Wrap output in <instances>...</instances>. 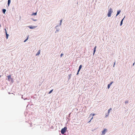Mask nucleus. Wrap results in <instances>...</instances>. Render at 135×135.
I'll return each instance as SVG.
<instances>
[{
    "mask_svg": "<svg viewBox=\"0 0 135 135\" xmlns=\"http://www.w3.org/2000/svg\"><path fill=\"white\" fill-rule=\"evenodd\" d=\"M94 130H95V129H94V130H93V131H94Z\"/></svg>",
    "mask_w": 135,
    "mask_h": 135,
    "instance_id": "37998d69",
    "label": "nucleus"
},
{
    "mask_svg": "<svg viewBox=\"0 0 135 135\" xmlns=\"http://www.w3.org/2000/svg\"><path fill=\"white\" fill-rule=\"evenodd\" d=\"M31 19L34 21H37V19H35L33 18H31Z\"/></svg>",
    "mask_w": 135,
    "mask_h": 135,
    "instance_id": "4be33fe9",
    "label": "nucleus"
},
{
    "mask_svg": "<svg viewBox=\"0 0 135 135\" xmlns=\"http://www.w3.org/2000/svg\"><path fill=\"white\" fill-rule=\"evenodd\" d=\"M95 115V113H91L90 114L89 117V118L90 117H93V116H94Z\"/></svg>",
    "mask_w": 135,
    "mask_h": 135,
    "instance_id": "4468645a",
    "label": "nucleus"
},
{
    "mask_svg": "<svg viewBox=\"0 0 135 135\" xmlns=\"http://www.w3.org/2000/svg\"><path fill=\"white\" fill-rule=\"evenodd\" d=\"M37 12H33L32 14H31V16H36L37 15Z\"/></svg>",
    "mask_w": 135,
    "mask_h": 135,
    "instance_id": "9b49d317",
    "label": "nucleus"
},
{
    "mask_svg": "<svg viewBox=\"0 0 135 135\" xmlns=\"http://www.w3.org/2000/svg\"><path fill=\"white\" fill-rule=\"evenodd\" d=\"M53 89H52L48 93L49 94H51L53 91Z\"/></svg>",
    "mask_w": 135,
    "mask_h": 135,
    "instance_id": "6ab92c4d",
    "label": "nucleus"
},
{
    "mask_svg": "<svg viewBox=\"0 0 135 135\" xmlns=\"http://www.w3.org/2000/svg\"><path fill=\"white\" fill-rule=\"evenodd\" d=\"M62 21V19H61L60 20V22L61 23Z\"/></svg>",
    "mask_w": 135,
    "mask_h": 135,
    "instance_id": "7c9ffc66",
    "label": "nucleus"
},
{
    "mask_svg": "<svg viewBox=\"0 0 135 135\" xmlns=\"http://www.w3.org/2000/svg\"><path fill=\"white\" fill-rule=\"evenodd\" d=\"M111 85L110 84H108L107 88L108 89H109L110 88Z\"/></svg>",
    "mask_w": 135,
    "mask_h": 135,
    "instance_id": "dca6fc26",
    "label": "nucleus"
},
{
    "mask_svg": "<svg viewBox=\"0 0 135 135\" xmlns=\"http://www.w3.org/2000/svg\"><path fill=\"white\" fill-rule=\"evenodd\" d=\"M64 54L62 53H61V54L60 55V57H61L62 56H63V55Z\"/></svg>",
    "mask_w": 135,
    "mask_h": 135,
    "instance_id": "a878e982",
    "label": "nucleus"
},
{
    "mask_svg": "<svg viewBox=\"0 0 135 135\" xmlns=\"http://www.w3.org/2000/svg\"><path fill=\"white\" fill-rule=\"evenodd\" d=\"M93 55H94V54H95V53L96 52V49H93Z\"/></svg>",
    "mask_w": 135,
    "mask_h": 135,
    "instance_id": "412c9836",
    "label": "nucleus"
},
{
    "mask_svg": "<svg viewBox=\"0 0 135 135\" xmlns=\"http://www.w3.org/2000/svg\"><path fill=\"white\" fill-rule=\"evenodd\" d=\"M121 11V10H119L117 11V13L115 17H116L117 16L120 14Z\"/></svg>",
    "mask_w": 135,
    "mask_h": 135,
    "instance_id": "1a4fd4ad",
    "label": "nucleus"
},
{
    "mask_svg": "<svg viewBox=\"0 0 135 135\" xmlns=\"http://www.w3.org/2000/svg\"><path fill=\"white\" fill-rule=\"evenodd\" d=\"M29 36L28 35L27 37L26 38V40H27L29 38Z\"/></svg>",
    "mask_w": 135,
    "mask_h": 135,
    "instance_id": "bb28decb",
    "label": "nucleus"
},
{
    "mask_svg": "<svg viewBox=\"0 0 135 135\" xmlns=\"http://www.w3.org/2000/svg\"><path fill=\"white\" fill-rule=\"evenodd\" d=\"M21 98L22 99H23L24 100H25L27 99V98H23V95H22Z\"/></svg>",
    "mask_w": 135,
    "mask_h": 135,
    "instance_id": "5701e85b",
    "label": "nucleus"
},
{
    "mask_svg": "<svg viewBox=\"0 0 135 135\" xmlns=\"http://www.w3.org/2000/svg\"><path fill=\"white\" fill-rule=\"evenodd\" d=\"M93 118V117H92L91 118L90 120H91Z\"/></svg>",
    "mask_w": 135,
    "mask_h": 135,
    "instance_id": "f704fd0d",
    "label": "nucleus"
},
{
    "mask_svg": "<svg viewBox=\"0 0 135 135\" xmlns=\"http://www.w3.org/2000/svg\"><path fill=\"white\" fill-rule=\"evenodd\" d=\"M4 31H5V34L7 33V30H6V28H4Z\"/></svg>",
    "mask_w": 135,
    "mask_h": 135,
    "instance_id": "b1692460",
    "label": "nucleus"
},
{
    "mask_svg": "<svg viewBox=\"0 0 135 135\" xmlns=\"http://www.w3.org/2000/svg\"><path fill=\"white\" fill-rule=\"evenodd\" d=\"M59 27L58 25H57L55 27V28L56 29V30L55 32V33H56L59 32L60 30V29L58 28Z\"/></svg>",
    "mask_w": 135,
    "mask_h": 135,
    "instance_id": "0eeeda50",
    "label": "nucleus"
},
{
    "mask_svg": "<svg viewBox=\"0 0 135 135\" xmlns=\"http://www.w3.org/2000/svg\"><path fill=\"white\" fill-rule=\"evenodd\" d=\"M91 120H90L88 122V123L90 122L91 121Z\"/></svg>",
    "mask_w": 135,
    "mask_h": 135,
    "instance_id": "c9c22d12",
    "label": "nucleus"
},
{
    "mask_svg": "<svg viewBox=\"0 0 135 135\" xmlns=\"http://www.w3.org/2000/svg\"><path fill=\"white\" fill-rule=\"evenodd\" d=\"M109 114L108 113H105V118H107Z\"/></svg>",
    "mask_w": 135,
    "mask_h": 135,
    "instance_id": "2eb2a0df",
    "label": "nucleus"
},
{
    "mask_svg": "<svg viewBox=\"0 0 135 135\" xmlns=\"http://www.w3.org/2000/svg\"><path fill=\"white\" fill-rule=\"evenodd\" d=\"M11 2V0H8V3L7 4V7L8 6L9 7L10 5V4Z\"/></svg>",
    "mask_w": 135,
    "mask_h": 135,
    "instance_id": "9d476101",
    "label": "nucleus"
},
{
    "mask_svg": "<svg viewBox=\"0 0 135 135\" xmlns=\"http://www.w3.org/2000/svg\"><path fill=\"white\" fill-rule=\"evenodd\" d=\"M27 41V40L25 39V40L23 42H26V41Z\"/></svg>",
    "mask_w": 135,
    "mask_h": 135,
    "instance_id": "2f4dec72",
    "label": "nucleus"
},
{
    "mask_svg": "<svg viewBox=\"0 0 135 135\" xmlns=\"http://www.w3.org/2000/svg\"><path fill=\"white\" fill-rule=\"evenodd\" d=\"M1 77V75H0V78Z\"/></svg>",
    "mask_w": 135,
    "mask_h": 135,
    "instance_id": "79ce46f5",
    "label": "nucleus"
},
{
    "mask_svg": "<svg viewBox=\"0 0 135 135\" xmlns=\"http://www.w3.org/2000/svg\"><path fill=\"white\" fill-rule=\"evenodd\" d=\"M67 128L66 126L64 128H62L61 130V132L62 134H64L66 132H67Z\"/></svg>",
    "mask_w": 135,
    "mask_h": 135,
    "instance_id": "f257e3e1",
    "label": "nucleus"
},
{
    "mask_svg": "<svg viewBox=\"0 0 135 135\" xmlns=\"http://www.w3.org/2000/svg\"><path fill=\"white\" fill-rule=\"evenodd\" d=\"M71 113H70L69 114V115H68V117H69V118H70V115H71Z\"/></svg>",
    "mask_w": 135,
    "mask_h": 135,
    "instance_id": "c85d7f7f",
    "label": "nucleus"
},
{
    "mask_svg": "<svg viewBox=\"0 0 135 135\" xmlns=\"http://www.w3.org/2000/svg\"><path fill=\"white\" fill-rule=\"evenodd\" d=\"M112 110V108H110L108 110V113L109 114L110 111Z\"/></svg>",
    "mask_w": 135,
    "mask_h": 135,
    "instance_id": "a211bd4d",
    "label": "nucleus"
},
{
    "mask_svg": "<svg viewBox=\"0 0 135 135\" xmlns=\"http://www.w3.org/2000/svg\"><path fill=\"white\" fill-rule=\"evenodd\" d=\"M113 12L112 9V8H110L108 10V13L107 15L108 17H110L111 16V15Z\"/></svg>",
    "mask_w": 135,
    "mask_h": 135,
    "instance_id": "7ed1b4c3",
    "label": "nucleus"
},
{
    "mask_svg": "<svg viewBox=\"0 0 135 135\" xmlns=\"http://www.w3.org/2000/svg\"><path fill=\"white\" fill-rule=\"evenodd\" d=\"M40 50H39L38 51H37V53L36 54V56H38L39 55H40Z\"/></svg>",
    "mask_w": 135,
    "mask_h": 135,
    "instance_id": "f8f14e48",
    "label": "nucleus"
},
{
    "mask_svg": "<svg viewBox=\"0 0 135 135\" xmlns=\"http://www.w3.org/2000/svg\"><path fill=\"white\" fill-rule=\"evenodd\" d=\"M71 75H72L71 74H70L69 75H68V76H69L68 80H69L70 79Z\"/></svg>",
    "mask_w": 135,
    "mask_h": 135,
    "instance_id": "aec40b11",
    "label": "nucleus"
},
{
    "mask_svg": "<svg viewBox=\"0 0 135 135\" xmlns=\"http://www.w3.org/2000/svg\"><path fill=\"white\" fill-rule=\"evenodd\" d=\"M1 27V25L0 24V27Z\"/></svg>",
    "mask_w": 135,
    "mask_h": 135,
    "instance_id": "58836bf2",
    "label": "nucleus"
},
{
    "mask_svg": "<svg viewBox=\"0 0 135 135\" xmlns=\"http://www.w3.org/2000/svg\"><path fill=\"white\" fill-rule=\"evenodd\" d=\"M6 11V9L4 8H3L2 9V12L4 14H5Z\"/></svg>",
    "mask_w": 135,
    "mask_h": 135,
    "instance_id": "ddd939ff",
    "label": "nucleus"
},
{
    "mask_svg": "<svg viewBox=\"0 0 135 135\" xmlns=\"http://www.w3.org/2000/svg\"><path fill=\"white\" fill-rule=\"evenodd\" d=\"M6 77L8 81H10L12 83H13L14 82L13 78H12L11 75H9L7 76Z\"/></svg>",
    "mask_w": 135,
    "mask_h": 135,
    "instance_id": "f03ea898",
    "label": "nucleus"
},
{
    "mask_svg": "<svg viewBox=\"0 0 135 135\" xmlns=\"http://www.w3.org/2000/svg\"><path fill=\"white\" fill-rule=\"evenodd\" d=\"M103 134H102V135H103Z\"/></svg>",
    "mask_w": 135,
    "mask_h": 135,
    "instance_id": "c03bdc74",
    "label": "nucleus"
},
{
    "mask_svg": "<svg viewBox=\"0 0 135 135\" xmlns=\"http://www.w3.org/2000/svg\"><path fill=\"white\" fill-rule=\"evenodd\" d=\"M107 131L108 130L106 128L104 129L102 131V134H105L107 132Z\"/></svg>",
    "mask_w": 135,
    "mask_h": 135,
    "instance_id": "39448f33",
    "label": "nucleus"
},
{
    "mask_svg": "<svg viewBox=\"0 0 135 135\" xmlns=\"http://www.w3.org/2000/svg\"><path fill=\"white\" fill-rule=\"evenodd\" d=\"M82 65H80L79 68L78 69L77 71V73L76 74V75H78L79 74V72H80V70H81V68H82Z\"/></svg>",
    "mask_w": 135,
    "mask_h": 135,
    "instance_id": "20e7f679",
    "label": "nucleus"
},
{
    "mask_svg": "<svg viewBox=\"0 0 135 135\" xmlns=\"http://www.w3.org/2000/svg\"><path fill=\"white\" fill-rule=\"evenodd\" d=\"M125 16H124V18L122 20L120 21V26H121L123 24V21L124 20V18H125Z\"/></svg>",
    "mask_w": 135,
    "mask_h": 135,
    "instance_id": "6e6552de",
    "label": "nucleus"
},
{
    "mask_svg": "<svg viewBox=\"0 0 135 135\" xmlns=\"http://www.w3.org/2000/svg\"><path fill=\"white\" fill-rule=\"evenodd\" d=\"M114 82L113 81H112L110 82V83H109V84H110L111 85H112V84Z\"/></svg>",
    "mask_w": 135,
    "mask_h": 135,
    "instance_id": "cd10ccee",
    "label": "nucleus"
},
{
    "mask_svg": "<svg viewBox=\"0 0 135 135\" xmlns=\"http://www.w3.org/2000/svg\"><path fill=\"white\" fill-rule=\"evenodd\" d=\"M1 27V25L0 24V27Z\"/></svg>",
    "mask_w": 135,
    "mask_h": 135,
    "instance_id": "4c0bfd02",
    "label": "nucleus"
},
{
    "mask_svg": "<svg viewBox=\"0 0 135 135\" xmlns=\"http://www.w3.org/2000/svg\"><path fill=\"white\" fill-rule=\"evenodd\" d=\"M128 102L129 101L128 100L126 101L125 102V104H126L128 103Z\"/></svg>",
    "mask_w": 135,
    "mask_h": 135,
    "instance_id": "393cba45",
    "label": "nucleus"
},
{
    "mask_svg": "<svg viewBox=\"0 0 135 135\" xmlns=\"http://www.w3.org/2000/svg\"><path fill=\"white\" fill-rule=\"evenodd\" d=\"M5 34L6 35V39H8V37L9 35L7 33Z\"/></svg>",
    "mask_w": 135,
    "mask_h": 135,
    "instance_id": "f3484780",
    "label": "nucleus"
},
{
    "mask_svg": "<svg viewBox=\"0 0 135 135\" xmlns=\"http://www.w3.org/2000/svg\"><path fill=\"white\" fill-rule=\"evenodd\" d=\"M27 27L30 29H33L36 27L37 26H33L32 25H30L28 26Z\"/></svg>",
    "mask_w": 135,
    "mask_h": 135,
    "instance_id": "423d86ee",
    "label": "nucleus"
},
{
    "mask_svg": "<svg viewBox=\"0 0 135 135\" xmlns=\"http://www.w3.org/2000/svg\"><path fill=\"white\" fill-rule=\"evenodd\" d=\"M114 66H115V65H113V67H114Z\"/></svg>",
    "mask_w": 135,
    "mask_h": 135,
    "instance_id": "a19ab883",
    "label": "nucleus"
},
{
    "mask_svg": "<svg viewBox=\"0 0 135 135\" xmlns=\"http://www.w3.org/2000/svg\"><path fill=\"white\" fill-rule=\"evenodd\" d=\"M134 64H135V62H134V63L133 64H132V66H134Z\"/></svg>",
    "mask_w": 135,
    "mask_h": 135,
    "instance_id": "72a5a7b5",
    "label": "nucleus"
},
{
    "mask_svg": "<svg viewBox=\"0 0 135 135\" xmlns=\"http://www.w3.org/2000/svg\"><path fill=\"white\" fill-rule=\"evenodd\" d=\"M61 23L60 22L59 23V25L60 26V25H61Z\"/></svg>",
    "mask_w": 135,
    "mask_h": 135,
    "instance_id": "473e14b6",
    "label": "nucleus"
},
{
    "mask_svg": "<svg viewBox=\"0 0 135 135\" xmlns=\"http://www.w3.org/2000/svg\"><path fill=\"white\" fill-rule=\"evenodd\" d=\"M14 8V7H12V9H13V8Z\"/></svg>",
    "mask_w": 135,
    "mask_h": 135,
    "instance_id": "ea45409f",
    "label": "nucleus"
},
{
    "mask_svg": "<svg viewBox=\"0 0 135 135\" xmlns=\"http://www.w3.org/2000/svg\"><path fill=\"white\" fill-rule=\"evenodd\" d=\"M115 62H114V65H115Z\"/></svg>",
    "mask_w": 135,
    "mask_h": 135,
    "instance_id": "e433bc0d",
    "label": "nucleus"
},
{
    "mask_svg": "<svg viewBox=\"0 0 135 135\" xmlns=\"http://www.w3.org/2000/svg\"><path fill=\"white\" fill-rule=\"evenodd\" d=\"M97 47L96 46H95L94 47V49H96V48H97Z\"/></svg>",
    "mask_w": 135,
    "mask_h": 135,
    "instance_id": "c756f323",
    "label": "nucleus"
}]
</instances>
